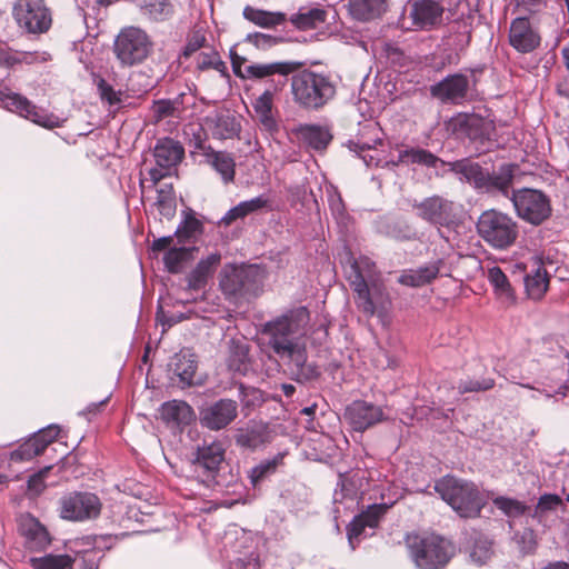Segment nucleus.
Returning <instances> with one entry per match:
<instances>
[{"instance_id": "5701e85b", "label": "nucleus", "mask_w": 569, "mask_h": 569, "mask_svg": "<svg viewBox=\"0 0 569 569\" xmlns=\"http://www.w3.org/2000/svg\"><path fill=\"white\" fill-rule=\"evenodd\" d=\"M346 415L357 431H363L383 419L382 409L367 401H355L346 411Z\"/></svg>"}, {"instance_id": "a19ab883", "label": "nucleus", "mask_w": 569, "mask_h": 569, "mask_svg": "<svg viewBox=\"0 0 569 569\" xmlns=\"http://www.w3.org/2000/svg\"><path fill=\"white\" fill-rule=\"evenodd\" d=\"M159 214L170 220L177 211V197L171 183H162L157 188V198L153 203Z\"/></svg>"}, {"instance_id": "69168bd1", "label": "nucleus", "mask_w": 569, "mask_h": 569, "mask_svg": "<svg viewBox=\"0 0 569 569\" xmlns=\"http://www.w3.org/2000/svg\"><path fill=\"white\" fill-rule=\"evenodd\" d=\"M272 100L273 92L271 90H266L256 99V102L253 103L254 111L272 110Z\"/></svg>"}, {"instance_id": "4c0bfd02", "label": "nucleus", "mask_w": 569, "mask_h": 569, "mask_svg": "<svg viewBox=\"0 0 569 569\" xmlns=\"http://www.w3.org/2000/svg\"><path fill=\"white\" fill-rule=\"evenodd\" d=\"M227 365L231 371L246 375L250 369L249 346L232 339L229 345Z\"/></svg>"}, {"instance_id": "423d86ee", "label": "nucleus", "mask_w": 569, "mask_h": 569, "mask_svg": "<svg viewBox=\"0 0 569 569\" xmlns=\"http://www.w3.org/2000/svg\"><path fill=\"white\" fill-rule=\"evenodd\" d=\"M435 491L463 518L479 516L483 506L476 485L456 477L446 476L439 479L435 485Z\"/></svg>"}, {"instance_id": "aec40b11", "label": "nucleus", "mask_w": 569, "mask_h": 569, "mask_svg": "<svg viewBox=\"0 0 569 569\" xmlns=\"http://www.w3.org/2000/svg\"><path fill=\"white\" fill-rule=\"evenodd\" d=\"M540 36L528 18H516L509 29V43L520 53H529L540 46Z\"/></svg>"}, {"instance_id": "c85d7f7f", "label": "nucleus", "mask_w": 569, "mask_h": 569, "mask_svg": "<svg viewBox=\"0 0 569 569\" xmlns=\"http://www.w3.org/2000/svg\"><path fill=\"white\" fill-rule=\"evenodd\" d=\"M221 256L219 253H211L204 259H201L194 269L187 276V288L189 290L203 289L208 280L212 277L216 268L219 266Z\"/></svg>"}, {"instance_id": "72a5a7b5", "label": "nucleus", "mask_w": 569, "mask_h": 569, "mask_svg": "<svg viewBox=\"0 0 569 569\" xmlns=\"http://www.w3.org/2000/svg\"><path fill=\"white\" fill-rule=\"evenodd\" d=\"M161 416L167 422L178 426L189 425L194 420V411L190 405L182 400H171L162 405Z\"/></svg>"}, {"instance_id": "49530a36", "label": "nucleus", "mask_w": 569, "mask_h": 569, "mask_svg": "<svg viewBox=\"0 0 569 569\" xmlns=\"http://www.w3.org/2000/svg\"><path fill=\"white\" fill-rule=\"evenodd\" d=\"M50 445V439L39 442V438L34 436L19 446L18 449L11 452V460L13 461H28L41 455L44 449Z\"/></svg>"}, {"instance_id": "a18cd8bd", "label": "nucleus", "mask_w": 569, "mask_h": 569, "mask_svg": "<svg viewBox=\"0 0 569 569\" xmlns=\"http://www.w3.org/2000/svg\"><path fill=\"white\" fill-rule=\"evenodd\" d=\"M203 230L202 223L194 217L191 210L183 211V220L178 226L174 234L179 241H187L201 234Z\"/></svg>"}, {"instance_id": "b1692460", "label": "nucleus", "mask_w": 569, "mask_h": 569, "mask_svg": "<svg viewBox=\"0 0 569 569\" xmlns=\"http://www.w3.org/2000/svg\"><path fill=\"white\" fill-rule=\"evenodd\" d=\"M291 132L299 143L316 151L326 150L332 140L330 131L319 124H299Z\"/></svg>"}, {"instance_id": "6e6d98bb", "label": "nucleus", "mask_w": 569, "mask_h": 569, "mask_svg": "<svg viewBox=\"0 0 569 569\" xmlns=\"http://www.w3.org/2000/svg\"><path fill=\"white\" fill-rule=\"evenodd\" d=\"M197 67L200 70L211 68L220 70V68L223 67V62L221 61L218 52L210 49L209 51H202L197 56Z\"/></svg>"}, {"instance_id": "79ce46f5", "label": "nucleus", "mask_w": 569, "mask_h": 569, "mask_svg": "<svg viewBox=\"0 0 569 569\" xmlns=\"http://www.w3.org/2000/svg\"><path fill=\"white\" fill-rule=\"evenodd\" d=\"M196 248L172 247L163 256V263L170 273H179L193 259Z\"/></svg>"}, {"instance_id": "2eb2a0df", "label": "nucleus", "mask_w": 569, "mask_h": 569, "mask_svg": "<svg viewBox=\"0 0 569 569\" xmlns=\"http://www.w3.org/2000/svg\"><path fill=\"white\" fill-rule=\"evenodd\" d=\"M0 102L9 111L17 112L19 116L41 127L51 129L60 124L57 116L47 113L19 93L0 91Z\"/></svg>"}, {"instance_id": "de8ad7c7", "label": "nucleus", "mask_w": 569, "mask_h": 569, "mask_svg": "<svg viewBox=\"0 0 569 569\" xmlns=\"http://www.w3.org/2000/svg\"><path fill=\"white\" fill-rule=\"evenodd\" d=\"M493 505L497 509L502 511L505 516L511 519L519 518L529 510V507L522 501L502 496L495 498Z\"/></svg>"}, {"instance_id": "9d476101", "label": "nucleus", "mask_w": 569, "mask_h": 569, "mask_svg": "<svg viewBox=\"0 0 569 569\" xmlns=\"http://www.w3.org/2000/svg\"><path fill=\"white\" fill-rule=\"evenodd\" d=\"M510 200L522 220L539 226L551 216L550 198L540 190L522 188L512 191Z\"/></svg>"}, {"instance_id": "3c124183", "label": "nucleus", "mask_w": 569, "mask_h": 569, "mask_svg": "<svg viewBox=\"0 0 569 569\" xmlns=\"http://www.w3.org/2000/svg\"><path fill=\"white\" fill-rule=\"evenodd\" d=\"M492 545L487 539L476 540L470 552L471 560L477 565H485L492 557Z\"/></svg>"}, {"instance_id": "a211bd4d", "label": "nucleus", "mask_w": 569, "mask_h": 569, "mask_svg": "<svg viewBox=\"0 0 569 569\" xmlns=\"http://www.w3.org/2000/svg\"><path fill=\"white\" fill-rule=\"evenodd\" d=\"M416 209L421 219L436 226L449 227L456 221L453 202L439 196L422 200Z\"/></svg>"}, {"instance_id": "c03bdc74", "label": "nucleus", "mask_w": 569, "mask_h": 569, "mask_svg": "<svg viewBox=\"0 0 569 569\" xmlns=\"http://www.w3.org/2000/svg\"><path fill=\"white\" fill-rule=\"evenodd\" d=\"M73 561V558L69 555L48 553L31 558L30 565L33 569H71Z\"/></svg>"}, {"instance_id": "8fccbe9b", "label": "nucleus", "mask_w": 569, "mask_h": 569, "mask_svg": "<svg viewBox=\"0 0 569 569\" xmlns=\"http://www.w3.org/2000/svg\"><path fill=\"white\" fill-rule=\"evenodd\" d=\"M495 387V379L492 378H467L462 379L457 385L458 393L465 395L468 392H482L488 391Z\"/></svg>"}, {"instance_id": "4468645a", "label": "nucleus", "mask_w": 569, "mask_h": 569, "mask_svg": "<svg viewBox=\"0 0 569 569\" xmlns=\"http://www.w3.org/2000/svg\"><path fill=\"white\" fill-rule=\"evenodd\" d=\"M224 443L219 440L197 447L191 460L192 467L194 472L203 477L202 481L208 486L216 479L220 466L224 460Z\"/></svg>"}, {"instance_id": "ea45409f", "label": "nucleus", "mask_w": 569, "mask_h": 569, "mask_svg": "<svg viewBox=\"0 0 569 569\" xmlns=\"http://www.w3.org/2000/svg\"><path fill=\"white\" fill-rule=\"evenodd\" d=\"M141 13L151 21L161 22L173 14V4L169 0H139Z\"/></svg>"}, {"instance_id": "412c9836", "label": "nucleus", "mask_w": 569, "mask_h": 569, "mask_svg": "<svg viewBox=\"0 0 569 569\" xmlns=\"http://www.w3.org/2000/svg\"><path fill=\"white\" fill-rule=\"evenodd\" d=\"M50 56L39 51H18L0 42V77H7L9 71L20 64H34L48 61Z\"/></svg>"}, {"instance_id": "f8f14e48", "label": "nucleus", "mask_w": 569, "mask_h": 569, "mask_svg": "<svg viewBox=\"0 0 569 569\" xmlns=\"http://www.w3.org/2000/svg\"><path fill=\"white\" fill-rule=\"evenodd\" d=\"M153 157L156 167L149 170L150 180L153 184H158L163 178L170 176L176 167L181 162L184 157V149L180 142L171 139L163 138L158 140Z\"/></svg>"}, {"instance_id": "f03ea898", "label": "nucleus", "mask_w": 569, "mask_h": 569, "mask_svg": "<svg viewBox=\"0 0 569 569\" xmlns=\"http://www.w3.org/2000/svg\"><path fill=\"white\" fill-rule=\"evenodd\" d=\"M346 277L355 292L356 306L366 317L386 309L389 303L388 292L370 258H351Z\"/></svg>"}, {"instance_id": "603ef678", "label": "nucleus", "mask_w": 569, "mask_h": 569, "mask_svg": "<svg viewBox=\"0 0 569 569\" xmlns=\"http://www.w3.org/2000/svg\"><path fill=\"white\" fill-rule=\"evenodd\" d=\"M152 116L157 122L167 118H181L178 113L177 107L174 108L169 99L154 101L152 106Z\"/></svg>"}, {"instance_id": "f257e3e1", "label": "nucleus", "mask_w": 569, "mask_h": 569, "mask_svg": "<svg viewBox=\"0 0 569 569\" xmlns=\"http://www.w3.org/2000/svg\"><path fill=\"white\" fill-rule=\"evenodd\" d=\"M308 321V309L299 307L263 326V333L268 336V346L287 363L298 382H309L320 376L318 367L307 361L306 343L301 339Z\"/></svg>"}, {"instance_id": "2f4dec72", "label": "nucleus", "mask_w": 569, "mask_h": 569, "mask_svg": "<svg viewBox=\"0 0 569 569\" xmlns=\"http://www.w3.org/2000/svg\"><path fill=\"white\" fill-rule=\"evenodd\" d=\"M543 363L540 360H531L528 366V372L533 377L536 383L545 385L550 382L558 386L562 380L563 368L552 366L551 358H543Z\"/></svg>"}, {"instance_id": "1a4fd4ad", "label": "nucleus", "mask_w": 569, "mask_h": 569, "mask_svg": "<svg viewBox=\"0 0 569 569\" xmlns=\"http://www.w3.org/2000/svg\"><path fill=\"white\" fill-rule=\"evenodd\" d=\"M153 43L148 33L137 27L123 28L116 37L113 52L122 66L143 62L151 53Z\"/></svg>"}, {"instance_id": "052dcab7", "label": "nucleus", "mask_w": 569, "mask_h": 569, "mask_svg": "<svg viewBox=\"0 0 569 569\" xmlns=\"http://www.w3.org/2000/svg\"><path fill=\"white\" fill-rule=\"evenodd\" d=\"M367 529H369L368 526L359 515L349 523L347 527V536L352 548H355L353 540H358L361 536H368Z\"/></svg>"}, {"instance_id": "39448f33", "label": "nucleus", "mask_w": 569, "mask_h": 569, "mask_svg": "<svg viewBox=\"0 0 569 569\" xmlns=\"http://www.w3.org/2000/svg\"><path fill=\"white\" fill-rule=\"evenodd\" d=\"M406 545L417 569H445L456 553L455 546L440 536L409 535Z\"/></svg>"}, {"instance_id": "473e14b6", "label": "nucleus", "mask_w": 569, "mask_h": 569, "mask_svg": "<svg viewBox=\"0 0 569 569\" xmlns=\"http://www.w3.org/2000/svg\"><path fill=\"white\" fill-rule=\"evenodd\" d=\"M528 296L533 300L541 299L548 290L549 277L540 260H535L532 270L525 278Z\"/></svg>"}, {"instance_id": "e2e57ef3", "label": "nucleus", "mask_w": 569, "mask_h": 569, "mask_svg": "<svg viewBox=\"0 0 569 569\" xmlns=\"http://www.w3.org/2000/svg\"><path fill=\"white\" fill-rule=\"evenodd\" d=\"M237 445L243 448L254 449L260 443L259 435L254 431L240 432L236 438Z\"/></svg>"}, {"instance_id": "6e6552de", "label": "nucleus", "mask_w": 569, "mask_h": 569, "mask_svg": "<svg viewBox=\"0 0 569 569\" xmlns=\"http://www.w3.org/2000/svg\"><path fill=\"white\" fill-rule=\"evenodd\" d=\"M477 232L488 246L505 250L517 240L518 224L509 214L489 209L478 218Z\"/></svg>"}, {"instance_id": "bb28decb", "label": "nucleus", "mask_w": 569, "mask_h": 569, "mask_svg": "<svg viewBox=\"0 0 569 569\" xmlns=\"http://www.w3.org/2000/svg\"><path fill=\"white\" fill-rule=\"evenodd\" d=\"M204 124L211 132L212 137L220 140L232 139L241 130V124L234 114L230 112H221L214 116H208Z\"/></svg>"}, {"instance_id": "c756f323", "label": "nucleus", "mask_w": 569, "mask_h": 569, "mask_svg": "<svg viewBox=\"0 0 569 569\" xmlns=\"http://www.w3.org/2000/svg\"><path fill=\"white\" fill-rule=\"evenodd\" d=\"M269 204L270 199L267 194H260L250 200L241 201L226 212V214L221 218V223L224 226H230L236 220L243 219L251 213L262 211L269 207Z\"/></svg>"}, {"instance_id": "37998d69", "label": "nucleus", "mask_w": 569, "mask_h": 569, "mask_svg": "<svg viewBox=\"0 0 569 569\" xmlns=\"http://www.w3.org/2000/svg\"><path fill=\"white\" fill-rule=\"evenodd\" d=\"M326 20V11L319 8L300 9L291 16V23L301 30L315 29Z\"/></svg>"}, {"instance_id": "393cba45", "label": "nucleus", "mask_w": 569, "mask_h": 569, "mask_svg": "<svg viewBox=\"0 0 569 569\" xmlns=\"http://www.w3.org/2000/svg\"><path fill=\"white\" fill-rule=\"evenodd\" d=\"M19 530L26 539V546L30 550L41 551L50 545L47 529L32 516L20 518Z\"/></svg>"}, {"instance_id": "ddd939ff", "label": "nucleus", "mask_w": 569, "mask_h": 569, "mask_svg": "<svg viewBox=\"0 0 569 569\" xmlns=\"http://www.w3.org/2000/svg\"><path fill=\"white\" fill-rule=\"evenodd\" d=\"M101 511L100 499L90 492H72L60 500V515L71 521L97 518Z\"/></svg>"}, {"instance_id": "f3484780", "label": "nucleus", "mask_w": 569, "mask_h": 569, "mask_svg": "<svg viewBox=\"0 0 569 569\" xmlns=\"http://www.w3.org/2000/svg\"><path fill=\"white\" fill-rule=\"evenodd\" d=\"M469 78L463 73L449 74L430 87V94L442 103L460 104L469 93Z\"/></svg>"}, {"instance_id": "9b49d317", "label": "nucleus", "mask_w": 569, "mask_h": 569, "mask_svg": "<svg viewBox=\"0 0 569 569\" xmlns=\"http://www.w3.org/2000/svg\"><path fill=\"white\" fill-rule=\"evenodd\" d=\"M12 13L18 26L30 33L46 32L51 26L44 0H17Z\"/></svg>"}, {"instance_id": "58836bf2", "label": "nucleus", "mask_w": 569, "mask_h": 569, "mask_svg": "<svg viewBox=\"0 0 569 569\" xmlns=\"http://www.w3.org/2000/svg\"><path fill=\"white\" fill-rule=\"evenodd\" d=\"M488 280L493 287L495 293L501 303L510 306L515 302L516 296L507 276L499 267H492L488 270Z\"/></svg>"}, {"instance_id": "e433bc0d", "label": "nucleus", "mask_w": 569, "mask_h": 569, "mask_svg": "<svg viewBox=\"0 0 569 569\" xmlns=\"http://www.w3.org/2000/svg\"><path fill=\"white\" fill-rule=\"evenodd\" d=\"M388 0H349L350 13L358 20H370L386 12Z\"/></svg>"}, {"instance_id": "09e8293b", "label": "nucleus", "mask_w": 569, "mask_h": 569, "mask_svg": "<svg viewBox=\"0 0 569 569\" xmlns=\"http://www.w3.org/2000/svg\"><path fill=\"white\" fill-rule=\"evenodd\" d=\"M562 503L560 496L556 493H545L539 497L531 517L540 522L546 513L556 510L558 507L562 506Z\"/></svg>"}, {"instance_id": "dca6fc26", "label": "nucleus", "mask_w": 569, "mask_h": 569, "mask_svg": "<svg viewBox=\"0 0 569 569\" xmlns=\"http://www.w3.org/2000/svg\"><path fill=\"white\" fill-rule=\"evenodd\" d=\"M238 417V403L232 399H219L201 408L199 420L202 427L219 431L227 428Z\"/></svg>"}, {"instance_id": "cd10ccee", "label": "nucleus", "mask_w": 569, "mask_h": 569, "mask_svg": "<svg viewBox=\"0 0 569 569\" xmlns=\"http://www.w3.org/2000/svg\"><path fill=\"white\" fill-rule=\"evenodd\" d=\"M300 67L299 62L278 61L271 63H252L244 66L243 79H264L273 74L288 76Z\"/></svg>"}, {"instance_id": "5fc2aeb1", "label": "nucleus", "mask_w": 569, "mask_h": 569, "mask_svg": "<svg viewBox=\"0 0 569 569\" xmlns=\"http://www.w3.org/2000/svg\"><path fill=\"white\" fill-rule=\"evenodd\" d=\"M278 461L279 460L276 458L272 460L262 461L258 466L253 467L249 472L251 485L256 488L262 479L272 473L278 466Z\"/></svg>"}, {"instance_id": "7c9ffc66", "label": "nucleus", "mask_w": 569, "mask_h": 569, "mask_svg": "<svg viewBox=\"0 0 569 569\" xmlns=\"http://www.w3.org/2000/svg\"><path fill=\"white\" fill-rule=\"evenodd\" d=\"M169 370L181 383L190 386L197 370L196 356L190 350H181L171 358Z\"/></svg>"}, {"instance_id": "4d7b16f0", "label": "nucleus", "mask_w": 569, "mask_h": 569, "mask_svg": "<svg viewBox=\"0 0 569 569\" xmlns=\"http://www.w3.org/2000/svg\"><path fill=\"white\" fill-rule=\"evenodd\" d=\"M50 470L51 467L48 466L39 470L37 473L30 476L27 485V491L30 496L36 497L43 491V489L46 488L44 478L47 477Z\"/></svg>"}, {"instance_id": "20e7f679", "label": "nucleus", "mask_w": 569, "mask_h": 569, "mask_svg": "<svg viewBox=\"0 0 569 569\" xmlns=\"http://www.w3.org/2000/svg\"><path fill=\"white\" fill-rule=\"evenodd\" d=\"M291 93L300 107L319 110L336 96V84L327 74L302 70L291 77Z\"/></svg>"}, {"instance_id": "c9c22d12", "label": "nucleus", "mask_w": 569, "mask_h": 569, "mask_svg": "<svg viewBox=\"0 0 569 569\" xmlns=\"http://www.w3.org/2000/svg\"><path fill=\"white\" fill-rule=\"evenodd\" d=\"M242 16L253 24L267 29L274 28L287 21V16L283 12L261 10L251 6L243 8Z\"/></svg>"}, {"instance_id": "a878e982", "label": "nucleus", "mask_w": 569, "mask_h": 569, "mask_svg": "<svg viewBox=\"0 0 569 569\" xmlns=\"http://www.w3.org/2000/svg\"><path fill=\"white\" fill-rule=\"evenodd\" d=\"M443 267L445 261L437 259L417 269L405 271L398 281L408 287H422L433 281L439 274H448Z\"/></svg>"}, {"instance_id": "bf43d9fd", "label": "nucleus", "mask_w": 569, "mask_h": 569, "mask_svg": "<svg viewBox=\"0 0 569 569\" xmlns=\"http://www.w3.org/2000/svg\"><path fill=\"white\" fill-rule=\"evenodd\" d=\"M386 511V507L382 505H373L369 507L366 511L360 513L359 516L363 520V522L368 526L369 529H375L378 527L381 517Z\"/></svg>"}, {"instance_id": "13d9d810", "label": "nucleus", "mask_w": 569, "mask_h": 569, "mask_svg": "<svg viewBox=\"0 0 569 569\" xmlns=\"http://www.w3.org/2000/svg\"><path fill=\"white\" fill-rule=\"evenodd\" d=\"M97 88L101 99L109 104L113 106L121 102V92L116 91L104 79L100 78L97 81Z\"/></svg>"}, {"instance_id": "0e129e2a", "label": "nucleus", "mask_w": 569, "mask_h": 569, "mask_svg": "<svg viewBox=\"0 0 569 569\" xmlns=\"http://www.w3.org/2000/svg\"><path fill=\"white\" fill-rule=\"evenodd\" d=\"M329 206L332 214L340 221H343L346 218V210L340 194L330 196Z\"/></svg>"}, {"instance_id": "864d4df0", "label": "nucleus", "mask_w": 569, "mask_h": 569, "mask_svg": "<svg viewBox=\"0 0 569 569\" xmlns=\"http://www.w3.org/2000/svg\"><path fill=\"white\" fill-rule=\"evenodd\" d=\"M244 41L254 46L257 49L267 50L282 42V38L262 32H253L248 33Z\"/></svg>"}, {"instance_id": "f704fd0d", "label": "nucleus", "mask_w": 569, "mask_h": 569, "mask_svg": "<svg viewBox=\"0 0 569 569\" xmlns=\"http://www.w3.org/2000/svg\"><path fill=\"white\" fill-rule=\"evenodd\" d=\"M206 161L221 176L224 183L233 181L236 163L231 154L209 148V151L206 153Z\"/></svg>"}, {"instance_id": "4be33fe9", "label": "nucleus", "mask_w": 569, "mask_h": 569, "mask_svg": "<svg viewBox=\"0 0 569 569\" xmlns=\"http://www.w3.org/2000/svg\"><path fill=\"white\" fill-rule=\"evenodd\" d=\"M516 166L511 163H503L499 166L496 171H486L485 186L481 191L493 194H501L510 199L513 186Z\"/></svg>"}, {"instance_id": "774afa93", "label": "nucleus", "mask_w": 569, "mask_h": 569, "mask_svg": "<svg viewBox=\"0 0 569 569\" xmlns=\"http://www.w3.org/2000/svg\"><path fill=\"white\" fill-rule=\"evenodd\" d=\"M59 427L57 425H50L47 428L38 431L34 437L39 438V442H43L50 439V443L58 437Z\"/></svg>"}, {"instance_id": "0eeeda50", "label": "nucleus", "mask_w": 569, "mask_h": 569, "mask_svg": "<svg viewBox=\"0 0 569 569\" xmlns=\"http://www.w3.org/2000/svg\"><path fill=\"white\" fill-rule=\"evenodd\" d=\"M263 272L258 266H224L219 286L222 292L232 299L257 297L263 284Z\"/></svg>"}, {"instance_id": "6ab92c4d", "label": "nucleus", "mask_w": 569, "mask_h": 569, "mask_svg": "<svg viewBox=\"0 0 569 569\" xmlns=\"http://www.w3.org/2000/svg\"><path fill=\"white\" fill-rule=\"evenodd\" d=\"M409 17L418 30H431L441 24L443 7L436 0H410Z\"/></svg>"}, {"instance_id": "680f3d73", "label": "nucleus", "mask_w": 569, "mask_h": 569, "mask_svg": "<svg viewBox=\"0 0 569 569\" xmlns=\"http://www.w3.org/2000/svg\"><path fill=\"white\" fill-rule=\"evenodd\" d=\"M206 42V37L200 32H194L188 40L184 49H183V56L190 57L198 50H200Z\"/></svg>"}, {"instance_id": "7ed1b4c3", "label": "nucleus", "mask_w": 569, "mask_h": 569, "mask_svg": "<svg viewBox=\"0 0 569 569\" xmlns=\"http://www.w3.org/2000/svg\"><path fill=\"white\" fill-rule=\"evenodd\" d=\"M399 163H417L427 168H432L437 172L441 171L442 173L450 171L459 176L461 181L473 186L477 190H481L482 186H485V174L487 170H485L478 162L468 158L446 162L429 150L422 148H406L399 151L397 160H392V166H398Z\"/></svg>"}, {"instance_id": "338daca9", "label": "nucleus", "mask_w": 569, "mask_h": 569, "mask_svg": "<svg viewBox=\"0 0 569 569\" xmlns=\"http://www.w3.org/2000/svg\"><path fill=\"white\" fill-rule=\"evenodd\" d=\"M173 107L178 109V113L180 117L182 116L183 111L187 109L188 106H191L194 103V97L191 93L181 92L176 98L170 99Z\"/></svg>"}]
</instances>
